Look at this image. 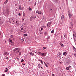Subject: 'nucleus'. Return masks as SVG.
I'll return each instance as SVG.
<instances>
[{"label":"nucleus","mask_w":76,"mask_h":76,"mask_svg":"<svg viewBox=\"0 0 76 76\" xmlns=\"http://www.w3.org/2000/svg\"><path fill=\"white\" fill-rule=\"evenodd\" d=\"M20 48H15L13 50V52L14 53H16L17 54H19V51H20Z\"/></svg>","instance_id":"f257e3e1"},{"label":"nucleus","mask_w":76,"mask_h":76,"mask_svg":"<svg viewBox=\"0 0 76 76\" xmlns=\"http://www.w3.org/2000/svg\"><path fill=\"white\" fill-rule=\"evenodd\" d=\"M24 27L23 26H22L20 29V32H22L23 33H25L26 31L24 30Z\"/></svg>","instance_id":"f03ea898"},{"label":"nucleus","mask_w":76,"mask_h":76,"mask_svg":"<svg viewBox=\"0 0 76 76\" xmlns=\"http://www.w3.org/2000/svg\"><path fill=\"white\" fill-rule=\"evenodd\" d=\"M36 19V16L35 15H32L30 18V21H32L33 20H35Z\"/></svg>","instance_id":"7ed1b4c3"},{"label":"nucleus","mask_w":76,"mask_h":76,"mask_svg":"<svg viewBox=\"0 0 76 76\" xmlns=\"http://www.w3.org/2000/svg\"><path fill=\"white\" fill-rule=\"evenodd\" d=\"M14 37L13 35H12L10 36V38L9 39V42H12V39Z\"/></svg>","instance_id":"20e7f679"},{"label":"nucleus","mask_w":76,"mask_h":76,"mask_svg":"<svg viewBox=\"0 0 76 76\" xmlns=\"http://www.w3.org/2000/svg\"><path fill=\"white\" fill-rule=\"evenodd\" d=\"M51 23H52V22H51V21L49 22L48 23L47 26H48V28H50V25H51Z\"/></svg>","instance_id":"39448f33"},{"label":"nucleus","mask_w":76,"mask_h":76,"mask_svg":"<svg viewBox=\"0 0 76 76\" xmlns=\"http://www.w3.org/2000/svg\"><path fill=\"white\" fill-rule=\"evenodd\" d=\"M18 6L19 7L20 10H23V7L21 6L20 5H19Z\"/></svg>","instance_id":"423d86ee"},{"label":"nucleus","mask_w":76,"mask_h":76,"mask_svg":"<svg viewBox=\"0 0 76 76\" xmlns=\"http://www.w3.org/2000/svg\"><path fill=\"white\" fill-rule=\"evenodd\" d=\"M41 12L40 11L37 10L36 11V13H38L39 15L40 14L41 15Z\"/></svg>","instance_id":"0eeeda50"},{"label":"nucleus","mask_w":76,"mask_h":76,"mask_svg":"<svg viewBox=\"0 0 76 76\" xmlns=\"http://www.w3.org/2000/svg\"><path fill=\"white\" fill-rule=\"evenodd\" d=\"M9 54V53L7 52H4V55L5 56H7Z\"/></svg>","instance_id":"6e6552de"},{"label":"nucleus","mask_w":76,"mask_h":76,"mask_svg":"<svg viewBox=\"0 0 76 76\" xmlns=\"http://www.w3.org/2000/svg\"><path fill=\"white\" fill-rule=\"evenodd\" d=\"M13 19H9V22H10V23H13V22H12V21L13 20Z\"/></svg>","instance_id":"1a4fd4ad"},{"label":"nucleus","mask_w":76,"mask_h":76,"mask_svg":"<svg viewBox=\"0 0 76 76\" xmlns=\"http://www.w3.org/2000/svg\"><path fill=\"white\" fill-rule=\"evenodd\" d=\"M10 42L11 43V44L12 45H15V43L14 42Z\"/></svg>","instance_id":"9d476101"},{"label":"nucleus","mask_w":76,"mask_h":76,"mask_svg":"<svg viewBox=\"0 0 76 76\" xmlns=\"http://www.w3.org/2000/svg\"><path fill=\"white\" fill-rule=\"evenodd\" d=\"M42 56H46L47 54L45 53H42Z\"/></svg>","instance_id":"9b49d317"},{"label":"nucleus","mask_w":76,"mask_h":76,"mask_svg":"<svg viewBox=\"0 0 76 76\" xmlns=\"http://www.w3.org/2000/svg\"><path fill=\"white\" fill-rule=\"evenodd\" d=\"M15 20H13L12 21V23H13V24H16V23H15Z\"/></svg>","instance_id":"f8f14e48"},{"label":"nucleus","mask_w":76,"mask_h":76,"mask_svg":"<svg viewBox=\"0 0 76 76\" xmlns=\"http://www.w3.org/2000/svg\"><path fill=\"white\" fill-rule=\"evenodd\" d=\"M68 15L69 17L70 18L72 17V15H71V14L69 13Z\"/></svg>","instance_id":"ddd939ff"},{"label":"nucleus","mask_w":76,"mask_h":76,"mask_svg":"<svg viewBox=\"0 0 76 76\" xmlns=\"http://www.w3.org/2000/svg\"><path fill=\"white\" fill-rule=\"evenodd\" d=\"M66 63L68 65L70 64V62L69 61H67Z\"/></svg>","instance_id":"4468645a"},{"label":"nucleus","mask_w":76,"mask_h":76,"mask_svg":"<svg viewBox=\"0 0 76 76\" xmlns=\"http://www.w3.org/2000/svg\"><path fill=\"white\" fill-rule=\"evenodd\" d=\"M63 55L64 56H66L67 55V53L66 52H64L63 53Z\"/></svg>","instance_id":"2eb2a0df"},{"label":"nucleus","mask_w":76,"mask_h":76,"mask_svg":"<svg viewBox=\"0 0 76 76\" xmlns=\"http://www.w3.org/2000/svg\"><path fill=\"white\" fill-rule=\"evenodd\" d=\"M73 33H75V32H74V31H73V36L74 37H76V34H74Z\"/></svg>","instance_id":"dca6fc26"},{"label":"nucleus","mask_w":76,"mask_h":76,"mask_svg":"<svg viewBox=\"0 0 76 76\" xmlns=\"http://www.w3.org/2000/svg\"><path fill=\"white\" fill-rule=\"evenodd\" d=\"M64 15H62L61 19H64Z\"/></svg>","instance_id":"f3484780"},{"label":"nucleus","mask_w":76,"mask_h":76,"mask_svg":"<svg viewBox=\"0 0 76 76\" xmlns=\"http://www.w3.org/2000/svg\"><path fill=\"white\" fill-rule=\"evenodd\" d=\"M52 10L53 9H50L49 10V12H50L51 13H52Z\"/></svg>","instance_id":"a211bd4d"},{"label":"nucleus","mask_w":76,"mask_h":76,"mask_svg":"<svg viewBox=\"0 0 76 76\" xmlns=\"http://www.w3.org/2000/svg\"><path fill=\"white\" fill-rule=\"evenodd\" d=\"M74 40L75 42L76 41V37H74Z\"/></svg>","instance_id":"6ab92c4d"},{"label":"nucleus","mask_w":76,"mask_h":76,"mask_svg":"<svg viewBox=\"0 0 76 76\" xmlns=\"http://www.w3.org/2000/svg\"><path fill=\"white\" fill-rule=\"evenodd\" d=\"M9 10H7V15H9Z\"/></svg>","instance_id":"aec40b11"},{"label":"nucleus","mask_w":76,"mask_h":76,"mask_svg":"<svg viewBox=\"0 0 76 76\" xmlns=\"http://www.w3.org/2000/svg\"><path fill=\"white\" fill-rule=\"evenodd\" d=\"M60 45H61V47H64V45L62 43H60Z\"/></svg>","instance_id":"412c9836"},{"label":"nucleus","mask_w":76,"mask_h":76,"mask_svg":"<svg viewBox=\"0 0 76 76\" xmlns=\"http://www.w3.org/2000/svg\"><path fill=\"white\" fill-rule=\"evenodd\" d=\"M40 67H41V65L39 64H38V67L39 69L40 68Z\"/></svg>","instance_id":"4be33fe9"},{"label":"nucleus","mask_w":76,"mask_h":76,"mask_svg":"<svg viewBox=\"0 0 76 76\" xmlns=\"http://www.w3.org/2000/svg\"><path fill=\"white\" fill-rule=\"evenodd\" d=\"M8 71V69H7V68H6L5 71V72H7Z\"/></svg>","instance_id":"5701e85b"},{"label":"nucleus","mask_w":76,"mask_h":76,"mask_svg":"<svg viewBox=\"0 0 76 76\" xmlns=\"http://www.w3.org/2000/svg\"><path fill=\"white\" fill-rule=\"evenodd\" d=\"M8 0H6L5 2H4V3H5V4H6V3H7V2H8Z\"/></svg>","instance_id":"b1692460"},{"label":"nucleus","mask_w":76,"mask_h":76,"mask_svg":"<svg viewBox=\"0 0 76 76\" xmlns=\"http://www.w3.org/2000/svg\"><path fill=\"white\" fill-rule=\"evenodd\" d=\"M54 30L53 29L51 31V33L52 34H53L54 33Z\"/></svg>","instance_id":"393cba45"},{"label":"nucleus","mask_w":76,"mask_h":76,"mask_svg":"<svg viewBox=\"0 0 76 76\" xmlns=\"http://www.w3.org/2000/svg\"><path fill=\"white\" fill-rule=\"evenodd\" d=\"M15 40V39L14 37L12 39V40L13 41H14Z\"/></svg>","instance_id":"a878e982"},{"label":"nucleus","mask_w":76,"mask_h":76,"mask_svg":"<svg viewBox=\"0 0 76 76\" xmlns=\"http://www.w3.org/2000/svg\"><path fill=\"white\" fill-rule=\"evenodd\" d=\"M28 10H31V11H32V10L31 8L29 7L28 8Z\"/></svg>","instance_id":"bb28decb"},{"label":"nucleus","mask_w":76,"mask_h":76,"mask_svg":"<svg viewBox=\"0 0 76 76\" xmlns=\"http://www.w3.org/2000/svg\"><path fill=\"white\" fill-rule=\"evenodd\" d=\"M38 53L40 55H41V56H42V53H41V52H39Z\"/></svg>","instance_id":"cd10ccee"},{"label":"nucleus","mask_w":76,"mask_h":76,"mask_svg":"<svg viewBox=\"0 0 76 76\" xmlns=\"http://www.w3.org/2000/svg\"><path fill=\"white\" fill-rule=\"evenodd\" d=\"M47 33H48L47 32H46V31L45 32H44L45 35H47Z\"/></svg>","instance_id":"c85d7f7f"},{"label":"nucleus","mask_w":76,"mask_h":76,"mask_svg":"<svg viewBox=\"0 0 76 76\" xmlns=\"http://www.w3.org/2000/svg\"><path fill=\"white\" fill-rule=\"evenodd\" d=\"M34 53H32V52H31L30 53V55H31V56H34Z\"/></svg>","instance_id":"c756f323"},{"label":"nucleus","mask_w":76,"mask_h":76,"mask_svg":"<svg viewBox=\"0 0 76 76\" xmlns=\"http://www.w3.org/2000/svg\"><path fill=\"white\" fill-rule=\"evenodd\" d=\"M24 40H25V39H24V38L22 39L21 41H22V42H23V41H24Z\"/></svg>","instance_id":"7c9ffc66"},{"label":"nucleus","mask_w":76,"mask_h":76,"mask_svg":"<svg viewBox=\"0 0 76 76\" xmlns=\"http://www.w3.org/2000/svg\"><path fill=\"white\" fill-rule=\"evenodd\" d=\"M42 27L43 28H46V26H42Z\"/></svg>","instance_id":"2f4dec72"},{"label":"nucleus","mask_w":76,"mask_h":76,"mask_svg":"<svg viewBox=\"0 0 76 76\" xmlns=\"http://www.w3.org/2000/svg\"><path fill=\"white\" fill-rule=\"evenodd\" d=\"M66 69L67 70H69V67H66Z\"/></svg>","instance_id":"473e14b6"},{"label":"nucleus","mask_w":76,"mask_h":76,"mask_svg":"<svg viewBox=\"0 0 76 76\" xmlns=\"http://www.w3.org/2000/svg\"><path fill=\"white\" fill-rule=\"evenodd\" d=\"M70 24H71V25H72L73 23H72V22H71V21H70Z\"/></svg>","instance_id":"72a5a7b5"},{"label":"nucleus","mask_w":76,"mask_h":76,"mask_svg":"<svg viewBox=\"0 0 76 76\" xmlns=\"http://www.w3.org/2000/svg\"><path fill=\"white\" fill-rule=\"evenodd\" d=\"M23 61H24V60H23V59H22L21 61V62L22 63V62H23Z\"/></svg>","instance_id":"f704fd0d"},{"label":"nucleus","mask_w":76,"mask_h":76,"mask_svg":"<svg viewBox=\"0 0 76 76\" xmlns=\"http://www.w3.org/2000/svg\"><path fill=\"white\" fill-rule=\"evenodd\" d=\"M50 38V37L48 36V38H47V39H49Z\"/></svg>","instance_id":"c9c22d12"},{"label":"nucleus","mask_w":76,"mask_h":76,"mask_svg":"<svg viewBox=\"0 0 76 76\" xmlns=\"http://www.w3.org/2000/svg\"><path fill=\"white\" fill-rule=\"evenodd\" d=\"M39 33L40 34H43V33L42 32V31H40Z\"/></svg>","instance_id":"e433bc0d"},{"label":"nucleus","mask_w":76,"mask_h":76,"mask_svg":"<svg viewBox=\"0 0 76 76\" xmlns=\"http://www.w3.org/2000/svg\"><path fill=\"white\" fill-rule=\"evenodd\" d=\"M24 37H26L27 36V34H24Z\"/></svg>","instance_id":"4c0bfd02"},{"label":"nucleus","mask_w":76,"mask_h":76,"mask_svg":"<svg viewBox=\"0 0 76 76\" xmlns=\"http://www.w3.org/2000/svg\"><path fill=\"white\" fill-rule=\"evenodd\" d=\"M58 54H59V56H61V53H60L59 52L58 53Z\"/></svg>","instance_id":"58836bf2"},{"label":"nucleus","mask_w":76,"mask_h":76,"mask_svg":"<svg viewBox=\"0 0 76 76\" xmlns=\"http://www.w3.org/2000/svg\"><path fill=\"white\" fill-rule=\"evenodd\" d=\"M43 48H44V49H47V47H43Z\"/></svg>","instance_id":"ea45409f"},{"label":"nucleus","mask_w":76,"mask_h":76,"mask_svg":"<svg viewBox=\"0 0 76 76\" xmlns=\"http://www.w3.org/2000/svg\"><path fill=\"white\" fill-rule=\"evenodd\" d=\"M21 54H22V53H21V52H20L19 53V55H21Z\"/></svg>","instance_id":"a19ab883"},{"label":"nucleus","mask_w":76,"mask_h":76,"mask_svg":"<svg viewBox=\"0 0 76 76\" xmlns=\"http://www.w3.org/2000/svg\"><path fill=\"white\" fill-rule=\"evenodd\" d=\"M21 15V14H20V13H18V16H20Z\"/></svg>","instance_id":"79ce46f5"},{"label":"nucleus","mask_w":76,"mask_h":76,"mask_svg":"<svg viewBox=\"0 0 76 76\" xmlns=\"http://www.w3.org/2000/svg\"><path fill=\"white\" fill-rule=\"evenodd\" d=\"M45 66H46V67H48V65H47V64H45Z\"/></svg>","instance_id":"37998d69"},{"label":"nucleus","mask_w":76,"mask_h":76,"mask_svg":"<svg viewBox=\"0 0 76 76\" xmlns=\"http://www.w3.org/2000/svg\"><path fill=\"white\" fill-rule=\"evenodd\" d=\"M16 59L17 60H18V61L19 60V58H16Z\"/></svg>","instance_id":"c03bdc74"},{"label":"nucleus","mask_w":76,"mask_h":76,"mask_svg":"<svg viewBox=\"0 0 76 76\" xmlns=\"http://www.w3.org/2000/svg\"><path fill=\"white\" fill-rule=\"evenodd\" d=\"M2 76H5V75L4 74H3L2 75Z\"/></svg>","instance_id":"a18cd8bd"},{"label":"nucleus","mask_w":76,"mask_h":76,"mask_svg":"<svg viewBox=\"0 0 76 76\" xmlns=\"http://www.w3.org/2000/svg\"><path fill=\"white\" fill-rule=\"evenodd\" d=\"M41 63H42V64H43V62H42V61H41V62H40Z\"/></svg>","instance_id":"49530a36"},{"label":"nucleus","mask_w":76,"mask_h":76,"mask_svg":"<svg viewBox=\"0 0 76 76\" xmlns=\"http://www.w3.org/2000/svg\"><path fill=\"white\" fill-rule=\"evenodd\" d=\"M58 59L59 60H60V59H61V57H59V58H58Z\"/></svg>","instance_id":"de8ad7c7"},{"label":"nucleus","mask_w":76,"mask_h":76,"mask_svg":"<svg viewBox=\"0 0 76 76\" xmlns=\"http://www.w3.org/2000/svg\"><path fill=\"white\" fill-rule=\"evenodd\" d=\"M60 64H62V63H63V62H61V61L60 62Z\"/></svg>","instance_id":"09e8293b"},{"label":"nucleus","mask_w":76,"mask_h":76,"mask_svg":"<svg viewBox=\"0 0 76 76\" xmlns=\"http://www.w3.org/2000/svg\"><path fill=\"white\" fill-rule=\"evenodd\" d=\"M39 61H40V62H41L42 61V60H39Z\"/></svg>","instance_id":"8fccbe9b"},{"label":"nucleus","mask_w":76,"mask_h":76,"mask_svg":"<svg viewBox=\"0 0 76 76\" xmlns=\"http://www.w3.org/2000/svg\"><path fill=\"white\" fill-rule=\"evenodd\" d=\"M52 76H54V74H52Z\"/></svg>","instance_id":"3c124183"},{"label":"nucleus","mask_w":76,"mask_h":76,"mask_svg":"<svg viewBox=\"0 0 76 76\" xmlns=\"http://www.w3.org/2000/svg\"><path fill=\"white\" fill-rule=\"evenodd\" d=\"M5 58H6V59H8V57H6Z\"/></svg>","instance_id":"603ef678"},{"label":"nucleus","mask_w":76,"mask_h":76,"mask_svg":"<svg viewBox=\"0 0 76 76\" xmlns=\"http://www.w3.org/2000/svg\"><path fill=\"white\" fill-rule=\"evenodd\" d=\"M41 30H42L43 29V28H42V27L41 28Z\"/></svg>","instance_id":"864d4df0"},{"label":"nucleus","mask_w":76,"mask_h":76,"mask_svg":"<svg viewBox=\"0 0 76 76\" xmlns=\"http://www.w3.org/2000/svg\"><path fill=\"white\" fill-rule=\"evenodd\" d=\"M23 16H25V13L23 14Z\"/></svg>","instance_id":"5fc2aeb1"},{"label":"nucleus","mask_w":76,"mask_h":76,"mask_svg":"<svg viewBox=\"0 0 76 76\" xmlns=\"http://www.w3.org/2000/svg\"><path fill=\"white\" fill-rule=\"evenodd\" d=\"M35 5H34V6H36V2H35L34 3Z\"/></svg>","instance_id":"6e6d98bb"},{"label":"nucleus","mask_w":76,"mask_h":76,"mask_svg":"<svg viewBox=\"0 0 76 76\" xmlns=\"http://www.w3.org/2000/svg\"><path fill=\"white\" fill-rule=\"evenodd\" d=\"M22 64H23V65H25V64H23V63H22Z\"/></svg>","instance_id":"4d7b16f0"},{"label":"nucleus","mask_w":76,"mask_h":76,"mask_svg":"<svg viewBox=\"0 0 76 76\" xmlns=\"http://www.w3.org/2000/svg\"><path fill=\"white\" fill-rule=\"evenodd\" d=\"M1 32L0 31V35H1Z\"/></svg>","instance_id":"13d9d810"},{"label":"nucleus","mask_w":76,"mask_h":76,"mask_svg":"<svg viewBox=\"0 0 76 76\" xmlns=\"http://www.w3.org/2000/svg\"><path fill=\"white\" fill-rule=\"evenodd\" d=\"M41 14H42V15H43V13L41 12Z\"/></svg>","instance_id":"bf43d9fd"},{"label":"nucleus","mask_w":76,"mask_h":76,"mask_svg":"<svg viewBox=\"0 0 76 76\" xmlns=\"http://www.w3.org/2000/svg\"><path fill=\"white\" fill-rule=\"evenodd\" d=\"M22 20H23V21L24 20V19L23 18V19H22Z\"/></svg>","instance_id":"052dcab7"},{"label":"nucleus","mask_w":76,"mask_h":76,"mask_svg":"<svg viewBox=\"0 0 76 76\" xmlns=\"http://www.w3.org/2000/svg\"><path fill=\"white\" fill-rule=\"evenodd\" d=\"M69 67V68H70V67H71V66H69V67Z\"/></svg>","instance_id":"680f3d73"},{"label":"nucleus","mask_w":76,"mask_h":76,"mask_svg":"<svg viewBox=\"0 0 76 76\" xmlns=\"http://www.w3.org/2000/svg\"><path fill=\"white\" fill-rule=\"evenodd\" d=\"M41 69H43V68H42V67H41Z\"/></svg>","instance_id":"e2e57ef3"},{"label":"nucleus","mask_w":76,"mask_h":76,"mask_svg":"<svg viewBox=\"0 0 76 76\" xmlns=\"http://www.w3.org/2000/svg\"><path fill=\"white\" fill-rule=\"evenodd\" d=\"M16 23H18V21H16Z\"/></svg>","instance_id":"0e129e2a"},{"label":"nucleus","mask_w":76,"mask_h":76,"mask_svg":"<svg viewBox=\"0 0 76 76\" xmlns=\"http://www.w3.org/2000/svg\"><path fill=\"white\" fill-rule=\"evenodd\" d=\"M44 63L45 64H46L45 63V62H44Z\"/></svg>","instance_id":"69168bd1"},{"label":"nucleus","mask_w":76,"mask_h":76,"mask_svg":"<svg viewBox=\"0 0 76 76\" xmlns=\"http://www.w3.org/2000/svg\"><path fill=\"white\" fill-rule=\"evenodd\" d=\"M71 0V1H72V2L73 1L72 0Z\"/></svg>","instance_id":"338daca9"},{"label":"nucleus","mask_w":76,"mask_h":76,"mask_svg":"<svg viewBox=\"0 0 76 76\" xmlns=\"http://www.w3.org/2000/svg\"><path fill=\"white\" fill-rule=\"evenodd\" d=\"M59 9H61V7H60Z\"/></svg>","instance_id":"774afa93"}]
</instances>
